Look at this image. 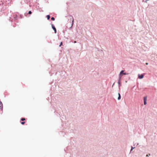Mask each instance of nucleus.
<instances>
[{
	"label": "nucleus",
	"instance_id": "3",
	"mask_svg": "<svg viewBox=\"0 0 157 157\" xmlns=\"http://www.w3.org/2000/svg\"><path fill=\"white\" fill-rule=\"evenodd\" d=\"M52 29L54 30L55 33H56V28L53 25H52Z\"/></svg>",
	"mask_w": 157,
	"mask_h": 157
},
{
	"label": "nucleus",
	"instance_id": "16",
	"mask_svg": "<svg viewBox=\"0 0 157 157\" xmlns=\"http://www.w3.org/2000/svg\"><path fill=\"white\" fill-rule=\"evenodd\" d=\"M134 148H133L132 147V149H131V151Z\"/></svg>",
	"mask_w": 157,
	"mask_h": 157
},
{
	"label": "nucleus",
	"instance_id": "17",
	"mask_svg": "<svg viewBox=\"0 0 157 157\" xmlns=\"http://www.w3.org/2000/svg\"><path fill=\"white\" fill-rule=\"evenodd\" d=\"M146 65H148V63H146Z\"/></svg>",
	"mask_w": 157,
	"mask_h": 157
},
{
	"label": "nucleus",
	"instance_id": "13",
	"mask_svg": "<svg viewBox=\"0 0 157 157\" xmlns=\"http://www.w3.org/2000/svg\"><path fill=\"white\" fill-rule=\"evenodd\" d=\"M74 21V19L73 18V20L72 21V25L73 24V22Z\"/></svg>",
	"mask_w": 157,
	"mask_h": 157
},
{
	"label": "nucleus",
	"instance_id": "7",
	"mask_svg": "<svg viewBox=\"0 0 157 157\" xmlns=\"http://www.w3.org/2000/svg\"><path fill=\"white\" fill-rule=\"evenodd\" d=\"M123 72H124V71H123V70L121 71L120 73V75H121V74H123V73H124Z\"/></svg>",
	"mask_w": 157,
	"mask_h": 157
},
{
	"label": "nucleus",
	"instance_id": "11",
	"mask_svg": "<svg viewBox=\"0 0 157 157\" xmlns=\"http://www.w3.org/2000/svg\"><path fill=\"white\" fill-rule=\"evenodd\" d=\"M128 74V73H123V75H127Z\"/></svg>",
	"mask_w": 157,
	"mask_h": 157
},
{
	"label": "nucleus",
	"instance_id": "4",
	"mask_svg": "<svg viewBox=\"0 0 157 157\" xmlns=\"http://www.w3.org/2000/svg\"><path fill=\"white\" fill-rule=\"evenodd\" d=\"M2 107V102L1 101H0V109H1Z\"/></svg>",
	"mask_w": 157,
	"mask_h": 157
},
{
	"label": "nucleus",
	"instance_id": "1",
	"mask_svg": "<svg viewBox=\"0 0 157 157\" xmlns=\"http://www.w3.org/2000/svg\"><path fill=\"white\" fill-rule=\"evenodd\" d=\"M144 105H146L147 104V98L146 97H144Z\"/></svg>",
	"mask_w": 157,
	"mask_h": 157
},
{
	"label": "nucleus",
	"instance_id": "8",
	"mask_svg": "<svg viewBox=\"0 0 157 157\" xmlns=\"http://www.w3.org/2000/svg\"><path fill=\"white\" fill-rule=\"evenodd\" d=\"M51 20L52 21H54L55 20V18L54 17H52L51 18Z\"/></svg>",
	"mask_w": 157,
	"mask_h": 157
},
{
	"label": "nucleus",
	"instance_id": "14",
	"mask_svg": "<svg viewBox=\"0 0 157 157\" xmlns=\"http://www.w3.org/2000/svg\"><path fill=\"white\" fill-rule=\"evenodd\" d=\"M29 14H31L32 13V12L31 11H30L29 12V13H28Z\"/></svg>",
	"mask_w": 157,
	"mask_h": 157
},
{
	"label": "nucleus",
	"instance_id": "12",
	"mask_svg": "<svg viewBox=\"0 0 157 157\" xmlns=\"http://www.w3.org/2000/svg\"><path fill=\"white\" fill-rule=\"evenodd\" d=\"M25 122H22L21 123L22 124H24L25 123Z\"/></svg>",
	"mask_w": 157,
	"mask_h": 157
},
{
	"label": "nucleus",
	"instance_id": "6",
	"mask_svg": "<svg viewBox=\"0 0 157 157\" xmlns=\"http://www.w3.org/2000/svg\"><path fill=\"white\" fill-rule=\"evenodd\" d=\"M46 17H47L48 19L49 20L50 19V16L49 15H47Z\"/></svg>",
	"mask_w": 157,
	"mask_h": 157
},
{
	"label": "nucleus",
	"instance_id": "10",
	"mask_svg": "<svg viewBox=\"0 0 157 157\" xmlns=\"http://www.w3.org/2000/svg\"><path fill=\"white\" fill-rule=\"evenodd\" d=\"M25 118H21V120L22 121H25Z\"/></svg>",
	"mask_w": 157,
	"mask_h": 157
},
{
	"label": "nucleus",
	"instance_id": "15",
	"mask_svg": "<svg viewBox=\"0 0 157 157\" xmlns=\"http://www.w3.org/2000/svg\"><path fill=\"white\" fill-rule=\"evenodd\" d=\"M150 155V154H149V155H147L146 156H149V155Z\"/></svg>",
	"mask_w": 157,
	"mask_h": 157
},
{
	"label": "nucleus",
	"instance_id": "2",
	"mask_svg": "<svg viewBox=\"0 0 157 157\" xmlns=\"http://www.w3.org/2000/svg\"><path fill=\"white\" fill-rule=\"evenodd\" d=\"M138 77L140 79L144 77V75H140L139 74L138 75Z\"/></svg>",
	"mask_w": 157,
	"mask_h": 157
},
{
	"label": "nucleus",
	"instance_id": "9",
	"mask_svg": "<svg viewBox=\"0 0 157 157\" xmlns=\"http://www.w3.org/2000/svg\"><path fill=\"white\" fill-rule=\"evenodd\" d=\"M62 44H63V43H62V42H61L59 46L61 47L62 45Z\"/></svg>",
	"mask_w": 157,
	"mask_h": 157
},
{
	"label": "nucleus",
	"instance_id": "5",
	"mask_svg": "<svg viewBox=\"0 0 157 157\" xmlns=\"http://www.w3.org/2000/svg\"><path fill=\"white\" fill-rule=\"evenodd\" d=\"M119 97L118 98V100H120L121 99V96L120 94L118 93Z\"/></svg>",
	"mask_w": 157,
	"mask_h": 157
}]
</instances>
